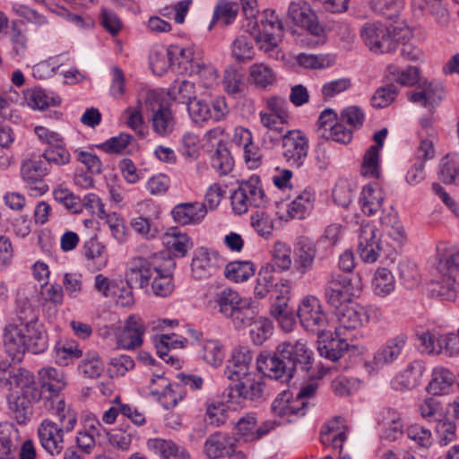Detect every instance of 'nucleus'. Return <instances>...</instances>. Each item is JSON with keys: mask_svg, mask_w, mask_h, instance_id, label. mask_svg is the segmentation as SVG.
Masks as SVG:
<instances>
[{"mask_svg": "<svg viewBox=\"0 0 459 459\" xmlns=\"http://www.w3.org/2000/svg\"><path fill=\"white\" fill-rule=\"evenodd\" d=\"M313 351L306 342H282L273 353L264 351L256 359L257 369L264 376L281 381L290 380L296 372L307 373L314 362Z\"/></svg>", "mask_w": 459, "mask_h": 459, "instance_id": "nucleus-1", "label": "nucleus"}, {"mask_svg": "<svg viewBox=\"0 0 459 459\" xmlns=\"http://www.w3.org/2000/svg\"><path fill=\"white\" fill-rule=\"evenodd\" d=\"M175 265L173 260L164 261L163 256L158 254L134 258L126 273L127 284L143 289L158 297H168L174 290L172 272Z\"/></svg>", "mask_w": 459, "mask_h": 459, "instance_id": "nucleus-2", "label": "nucleus"}, {"mask_svg": "<svg viewBox=\"0 0 459 459\" xmlns=\"http://www.w3.org/2000/svg\"><path fill=\"white\" fill-rule=\"evenodd\" d=\"M15 327L4 333V349L13 360H21L26 351L39 354L48 349V333L39 320L19 329Z\"/></svg>", "mask_w": 459, "mask_h": 459, "instance_id": "nucleus-3", "label": "nucleus"}, {"mask_svg": "<svg viewBox=\"0 0 459 459\" xmlns=\"http://www.w3.org/2000/svg\"><path fill=\"white\" fill-rule=\"evenodd\" d=\"M437 257L441 278L431 291L442 299L454 300L459 295V250L440 242L437 246Z\"/></svg>", "mask_w": 459, "mask_h": 459, "instance_id": "nucleus-4", "label": "nucleus"}, {"mask_svg": "<svg viewBox=\"0 0 459 459\" xmlns=\"http://www.w3.org/2000/svg\"><path fill=\"white\" fill-rule=\"evenodd\" d=\"M38 379L44 392L43 408L46 411H56L62 420L67 418L72 425L74 422V410L65 404L60 394L66 385L64 372L53 367H44L38 371Z\"/></svg>", "mask_w": 459, "mask_h": 459, "instance_id": "nucleus-5", "label": "nucleus"}, {"mask_svg": "<svg viewBox=\"0 0 459 459\" xmlns=\"http://www.w3.org/2000/svg\"><path fill=\"white\" fill-rule=\"evenodd\" d=\"M410 34L407 29L390 28L381 22H368L360 30L364 44L377 54L394 52L399 45V40H405Z\"/></svg>", "mask_w": 459, "mask_h": 459, "instance_id": "nucleus-6", "label": "nucleus"}, {"mask_svg": "<svg viewBox=\"0 0 459 459\" xmlns=\"http://www.w3.org/2000/svg\"><path fill=\"white\" fill-rule=\"evenodd\" d=\"M238 188L230 195L232 210L236 214H244L248 208H264L269 204L260 177L252 175L247 179L238 181Z\"/></svg>", "mask_w": 459, "mask_h": 459, "instance_id": "nucleus-7", "label": "nucleus"}, {"mask_svg": "<svg viewBox=\"0 0 459 459\" xmlns=\"http://www.w3.org/2000/svg\"><path fill=\"white\" fill-rule=\"evenodd\" d=\"M362 290L359 274L332 273L325 288L326 302L334 309L348 304Z\"/></svg>", "mask_w": 459, "mask_h": 459, "instance_id": "nucleus-8", "label": "nucleus"}, {"mask_svg": "<svg viewBox=\"0 0 459 459\" xmlns=\"http://www.w3.org/2000/svg\"><path fill=\"white\" fill-rule=\"evenodd\" d=\"M48 411L57 418L60 425L50 420H44L38 429L39 438L42 447L48 453L51 455H58L64 449V432H69L74 429L77 413L74 411V422L71 426L67 418L62 420L56 411Z\"/></svg>", "mask_w": 459, "mask_h": 459, "instance_id": "nucleus-9", "label": "nucleus"}, {"mask_svg": "<svg viewBox=\"0 0 459 459\" xmlns=\"http://www.w3.org/2000/svg\"><path fill=\"white\" fill-rule=\"evenodd\" d=\"M318 385L316 383H308L302 386L296 398L290 402L289 393L283 392L279 394L272 403L271 409L275 415L280 417L290 414L303 416L308 405L307 401L316 395Z\"/></svg>", "mask_w": 459, "mask_h": 459, "instance_id": "nucleus-10", "label": "nucleus"}, {"mask_svg": "<svg viewBox=\"0 0 459 459\" xmlns=\"http://www.w3.org/2000/svg\"><path fill=\"white\" fill-rule=\"evenodd\" d=\"M297 316L301 325L319 338L324 335L328 321L320 300L315 296L305 297L298 308Z\"/></svg>", "mask_w": 459, "mask_h": 459, "instance_id": "nucleus-11", "label": "nucleus"}, {"mask_svg": "<svg viewBox=\"0 0 459 459\" xmlns=\"http://www.w3.org/2000/svg\"><path fill=\"white\" fill-rule=\"evenodd\" d=\"M187 111L194 123L201 124L208 120L221 121L229 113V108L225 97L219 95L210 101L193 100L188 103Z\"/></svg>", "mask_w": 459, "mask_h": 459, "instance_id": "nucleus-12", "label": "nucleus"}, {"mask_svg": "<svg viewBox=\"0 0 459 459\" xmlns=\"http://www.w3.org/2000/svg\"><path fill=\"white\" fill-rule=\"evenodd\" d=\"M287 18L295 26L313 36L323 37L325 33V27L318 22L316 12L306 1L291 2L288 8Z\"/></svg>", "mask_w": 459, "mask_h": 459, "instance_id": "nucleus-13", "label": "nucleus"}, {"mask_svg": "<svg viewBox=\"0 0 459 459\" xmlns=\"http://www.w3.org/2000/svg\"><path fill=\"white\" fill-rule=\"evenodd\" d=\"M279 424L277 420H268L258 425L255 414L246 413L235 423L234 430L239 440L253 443L264 438Z\"/></svg>", "mask_w": 459, "mask_h": 459, "instance_id": "nucleus-14", "label": "nucleus"}, {"mask_svg": "<svg viewBox=\"0 0 459 459\" xmlns=\"http://www.w3.org/2000/svg\"><path fill=\"white\" fill-rule=\"evenodd\" d=\"M445 88L436 81L423 80L414 90L407 91V99L434 113L445 97Z\"/></svg>", "mask_w": 459, "mask_h": 459, "instance_id": "nucleus-15", "label": "nucleus"}, {"mask_svg": "<svg viewBox=\"0 0 459 459\" xmlns=\"http://www.w3.org/2000/svg\"><path fill=\"white\" fill-rule=\"evenodd\" d=\"M282 155L286 162L294 168H300L308 152V140L299 130H290L282 135Z\"/></svg>", "mask_w": 459, "mask_h": 459, "instance_id": "nucleus-16", "label": "nucleus"}, {"mask_svg": "<svg viewBox=\"0 0 459 459\" xmlns=\"http://www.w3.org/2000/svg\"><path fill=\"white\" fill-rule=\"evenodd\" d=\"M240 295L230 288H215L204 295V305L229 318L242 301Z\"/></svg>", "mask_w": 459, "mask_h": 459, "instance_id": "nucleus-17", "label": "nucleus"}, {"mask_svg": "<svg viewBox=\"0 0 459 459\" xmlns=\"http://www.w3.org/2000/svg\"><path fill=\"white\" fill-rule=\"evenodd\" d=\"M334 313L339 335H345L347 331L358 329L369 320L368 309L357 304L343 305L335 308Z\"/></svg>", "mask_w": 459, "mask_h": 459, "instance_id": "nucleus-18", "label": "nucleus"}, {"mask_svg": "<svg viewBox=\"0 0 459 459\" xmlns=\"http://www.w3.org/2000/svg\"><path fill=\"white\" fill-rule=\"evenodd\" d=\"M265 384L262 377L255 372L237 381L230 388L229 402L238 397L244 401L258 402L264 398Z\"/></svg>", "mask_w": 459, "mask_h": 459, "instance_id": "nucleus-19", "label": "nucleus"}, {"mask_svg": "<svg viewBox=\"0 0 459 459\" xmlns=\"http://www.w3.org/2000/svg\"><path fill=\"white\" fill-rule=\"evenodd\" d=\"M144 333L143 319L137 315H131L117 335V345L124 350H135L143 344Z\"/></svg>", "mask_w": 459, "mask_h": 459, "instance_id": "nucleus-20", "label": "nucleus"}, {"mask_svg": "<svg viewBox=\"0 0 459 459\" xmlns=\"http://www.w3.org/2000/svg\"><path fill=\"white\" fill-rule=\"evenodd\" d=\"M358 250L361 259L366 263L377 260L382 250L378 230L371 224L361 226L359 234Z\"/></svg>", "mask_w": 459, "mask_h": 459, "instance_id": "nucleus-21", "label": "nucleus"}, {"mask_svg": "<svg viewBox=\"0 0 459 459\" xmlns=\"http://www.w3.org/2000/svg\"><path fill=\"white\" fill-rule=\"evenodd\" d=\"M408 342V335L400 333L388 340L375 352L373 362L377 367L394 363L403 353Z\"/></svg>", "mask_w": 459, "mask_h": 459, "instance_id": "nucleus-22", "label": "nucleus"}, {"mask_svg": "<svg viewBox=\"0 0 459 459\" xmlns=\"http://www.w3.org/2000/svg\"><path fill=\"white\" fill-rule=\"evenodd\" d=\"M253 356L250 351L246 347H239L231 354L228 359L224 375L231 381H238L245 377L254 373L251 371V362Z\"/></svg>", "mask_w": 459, "mask_h": 459, "instance_id": "nucleus-23", "label": "nucleus"}, {"mask_svg": "<svg viewBox=\"0 0 459 459\" xmlns=\"http://www.w3.org/2000/svg\"><path fill=\"white\" fill-rule=\"evenodd\" d=\"M317 249L315 242L308 238L299 237L294 245V269L305 274L313 269Z\"/></svg>", "mask_w": 459, "mask_h": 459, "instance_id": "nucleus-24", "label": "nucleus"}, {"mask_svg": "<svg viewBox=\"0 0 459 459\" xmlns=\"http://www.w3.org/2000/svg\"><path fill=\"white\" fill-rule=\"evenodd\" d=\"M207 214V206L202 202L180 203L171 211L173 220L182 226L198 225Z\"/></svg>", "mask_w": 459, "mask_h": 459, "instance_id": "nucleus-25", "label": "nucleus"}, {"mask_svg": "<svg viewBox=\"0 0 459 459\" xmlns=\"http://www.w3.org/2000/svg\"><path fill=\"white\" fill-rule=\"evenodd\" d=\"M237 440L228 433L216 432L206 439L204 451L212 459L229 456L235 452Z\"/></svg>", "mask_w": 459, "mask_h": 459, "instance_id": "nucleus-26", "label": "nucleus"}, {"mask_svg": "<svg viewBox=\"0 0 459 459\" xmlns=\"http://www.w3.org/2000/svg\"><path fill=\"white\" fill-rule=\"evenodd\" d=\"M39 320V310L28 299H20L16 301L13 316L4 326V333L12 332V326L22 328Z\"/></svg>", "mask_w": 459, "mask_h": 459, "instance_id": "nucleus-27", "label": "nucleus"}, {"mask_svg": "<svg viewBox=\"0 0 459 459\" xmlns=\"http://www.w3.org/2000/svg\"><path fill=\"white\" fill-rule=\"evenodd\" d=\"M424 371L425 366L423 361H411L403 371L392 380L393 389L406 391L415 388L420 385Z\"/></svg>", "mask_w": 459, "mask_h": 459, "instance_id": "nucleus-28", "label": "nucleus"}, {"mask_svg": "<svg viewBox=\"0 0 459 459\" xmlns=\"http://www.w3.org/2000/svg\"><path fill=\"white\" fill-rule=\"evenodd\" d=\"M217 259V253L211 252L204 247L197 248L194 253L191 263L194 277L196 279H205L214 273L218 267L215 263Z\"/></svg>", "mask_w": 459, "mask_h": 459, "instance_id": "nucleus-29", "label": "nucleus"}, {"mask_svg": "<svg viewBox=\"0 0 459 459\" xmlns=\"http://www.w3.org/2000/svg\"><path fill=\"white\" fill-rule=\"evenodd\" d=\"M385 194L377 185L368 184L359 196L361 212L367 216L376 215L384 206Z\"/></svg>", "mask_w": 459, "mask_h": 459, "instance_id": "nucleus-30", "label": "nucleus"}, {"mask_svg": "<svg viewBox=\"0 0 459 459\" xmlns=\"http://www.w3.org/2000/svg\"><path fill=\"white\" fill-rule=\"evenodd\" d=\"M347 439V427L342 417H335L328 421L321 431V442L331 443L334 449L342 450L343 442Z\"/></svg>", "mask_w": 459, "mask_h": 459, "instance_id": "nucleus-31", "label": "nucleus"}, {"mask_svg": "<svg viewBox=\"0 0 459 459\" xmlns=\"http://www.w3.org/2000/svg\"><path fill=\"white\" fill-rule=\"evenodd\" d=\"M383 430L381 438L393 442L402 437L403 433V423L400 413L392 408H387L383 412Z\"/></svg>", "mask_w": 459, "mask_h": 459, "instance_id": "nucleus-32", "label": "nucleus"}, {"mask_svg": "<svg viewBox=\"0 0 459 459\" xmlns=\"http://www.w3.org/2000/svg\"><path fill=\"white\" fill-rule=\"evenodd\" d=\"M259 316V311L255 302L243 299L229 318L231 319L234 327L240 330L253 325Z\"/></svg>", "mask_w": 459, "mask_h": 459, "instance_id": "nucleus-33", "label": "nucleus"}, {"mask_svg": "<svg viewBox=\"0 0 459 459\" xmlns=\"http://www.w3.org/2000/svg\"><path fill=\"white\" fill-rule=\"evenodd\" d=\"M454 382L455 375L449 369L437 367L432 371V378L427 391L433 395H441L448 392Z\"/></svg>", "mask_w": 459, "mask_h": 459, "instance_id": "nucleus-34", "label": "nucleus"}, {"mask_svg": "<svg viewBox=\"0 0 459 459\" xmlns=\"http://www.w3.org/2000/svg\"><path fill=\"white\" fill-rule=\"evenodd\" d=\"M175 124L174 116L169 108L160 106L158 109L153 110L152 126L159 136L167 137L171 134Z\"/></svg>", "mask_w": 459, "mask_h": 459, "instance_id": "nucleus-35", "label": "nucleus"}, {"mask_svg": "<svg viewBox=\"0 0 459 459\" xmlns=\"http://www.w3.org/2000/svg\"><path fill=\"white\" fill-rule=\"evenodd\" d=\"M434 435L437 444L440 446H447L459 437L455 422L448 418L435 421Z\"/></svg>", "mask_w": 459, "mask_h": 459, "instance_id": "nucleus-36", "label": "nucleus"}, {"mask_svg": "<svg viewBox=\"0 0 459 459\" xmlns=\"http://www.w3.org/2000/svg\"><path fill=\"white\" fill-rule=\"evenodd\" d=\"M146 446L148 450L159 456L160 459H171L179 455L182 451H186L173 440L160 437L149 438Z\"/></svg>", "mask_w": 459, "mask_h": 459, "instance_id": "nucleus-37", "label": "nucleus"}, {"mask_svg": "<svg viewBox=\"0 0 459 459\" xmlns=\"http://www.w3.org/2000/svg\"><path fill=\"white\" fill-rule=\"evenodd\" d=\"M315 193L310 189H304L289 204L287 212L290 218L303 219L313 208Z\"/></svg>", "mask_w": 459, "mask_h": 459, "instance_id": "nucleus-38", "label": "nucleus"}, {"mask_svg": "<svg viewBox=\"0 0 459 459\" xmlns=\"http://www.w3.org/2000/svg\"><path fill=\"white\" fill-rule=\"evenodd\" d=\"M238 13V4L237 3L220 0L214 7L208 30H211L217 22H221L222 26H229L236 20Z\"/></svg>", "mask_w": 459, "mask_h": 459, "instance_id": "nucleus-39", "label": "nucleus"}, {"mask_svg": "<svg viewBox=\"0 0 459 459\" xmlns=\"http://www.w3.org/2000/svg\"><path fill=\"white\" fill-rule=\"evenodd\" d=\"M211 167L220 177L228 175L233 169L234 160L225 143H218L211 156Z\"/></svg>", "mask_w": 459, "mask_h": 459, "instance_id": "nucleus-40", "label": "nucleus"}, {"mask_svg": "<svg viewBox=\"0 0 459 459\" xmlns=\"http://www.w3.org/2000/svg\"><path fill=\"white\" fill-rule=\"evenodd\" d=\"M439 179L446 185L459 186V154H447L440 160Z\"/></svg>", "mask_w": 459, "mask_h": 459, "instance_id": "nucleus-41", "label": "nucleus"}, {"mask_svg": "<svg viewBox=\"0 0 459 459\" xmlns=\"http://www.w3.org/2000/svg\"><path fill=\"white\" fill-rule=\"evenodd\" d=\"M379 217L380 223L383 227L388 229V235L394 240L401 241L403 238L404 230L399 221L397 212L392 205L383 207Z\"/></svg>", "mask_w": 459, "mask_h": 459, "instance_id": "nucleus-42", "label": "nucleus"}, {"mask_svg": "<svg viewBox=\"0 0 459 459\" xmlns=\"http://www.w3.org/2000/svg\"><path fill=\"white\" fill-rule=\"evenodd\" d=\"M406 437L420 451L429 450L434 442L431 430L419 423H414L405 429Z\"/></svg>", "mask_w": 459, "mask_h": 459, "instance_id": "nucleus-43", "label": "nucleus"}, {"mask_svg": "<svg viewBox=\"0 0 459 459\" xmlns=\"http://www.w3.org/2000/svg\"><path fill=\"white\" fill-rule=\"evenodd\" d=\"M255 266L251 261H234L229 263L224 269L226 278L236 282H244L254 276Z\"/></svg>", "mask_w": 459, "mask_h": 459, "instance_id": "nucleus-44", "label": "nucleus"}, {"mask_svg": "<svg viewBox=\"0 0 459 459\" xmlns=\"http://www.w3.org/2000/svg\"><path fill=\"white\" fill-rule=\"evenodd\" d=\"M395 281L390 270L378 268L372 279V290L379 297H386L394 290Z\"/></svg>", "mask_w": 459, "mask_h": 459, "instance_id": "nucleus-45", "label": "nucleus"}, {"mask_svg": "<svg viewBox=\"0 0 459 459\" xmlns=\"http://www.w3.org/2000/svg\"><path fill=\"white\" fill-rule=\"evenodd\" d=\"M317 351L321 357L332 361H337L348 351L349 344L344 339L332 338L318 342Z\"/></svg>", "mask_w": 459, "mask_h": 459, "instance_id": "nucleus-46", "label": "nucleus"}, {"mask_svg": "<svg viewBox=\"0 0 459 459\" xmlns=\"http://www.w3.org/2000/svg\"><path fill=\"white\" fill-rule=\"evenodd\" d=\"M54 359L60 366H68L82 356V351L74 342H58L54 351Z\"/></svg>", "mask_w": 459, "mask_h": 459, "instance_id": "nucleus-47", "label": "nucleus"}, {"mask_svg": "<svg viewBox=\"0 0 459 459\" xmlns=\"http://www.w3.org/2000/svg\"><path fill=\"white\" fill-rule=\"evenodd\" d=\"M166 246L174 256L184 257L193 247V242L187 234L174 230L166 236Z\"/></svg>", "mask_w": 459, "mask_h": 459, "instance_id": "nucleus-48", "label": "nucleus"}, {"mask_svg": "<svg viewBox=\"0 0 459 459\" xmlns=\"http://www.w3.org/2000/svg\"><path fill=\"white\" fill-rule=\"evenodd\" d=\"M387 70L394 76L395 82L403 86H417L421 82L420 71L417 66L408 65L402 69L397 65H391Z\"/></svg>", "mask_w": 459, "mask_h": 459, "instance_id": "nucleus-49", "label": "nucleus"}, {"mask_svg": "<svg viewBox=\"0 0 459 459\" xmlns=\"http://www.w3.org/2000/svg\"><path fill=\"white\" fill-rule=\"evenodd\" d=\"M25 100L30 108L34 109L43 110L48 108L49 106H58L60 104V99L58 97H50L47 91L41 88H34L28 91L25 95Z\"/></svg>", "mask_w": 459, "mask_h": 459, "instance_id": "nucleus-50", "label": "nucleus"}, {"mask_svg": "<svg viewBox=\"0 0 459 459\" xmlns=\"http://www.w3.org/2000/svg\"><path fill=\"white\" fill-rule=\"evenodd\" d=\"M105 247L96 238H90L83 245V253L94 264L95 270H101L107 265L108 258L104 255Z\"/></svg>", "mask_w": 459, "mask_h": 459, "instance_id": "nucleus-51", "label": "nucleus"}, {"mask_svg": "<svg viewBox=\"0 0 459 459\" xmlns=\"http://www.w3.org/2000/svg\"><path fill=\"white\" fill-rule=\"evenodd\" d=\"M48 173L46 164L40 160H25L21 168V175L28 183H37Z\"/></svg>", "mask_w": 459, "mask_h": 459, "instance_id": "nucleus-52", "label": "nucleus"}, {"mask_svg": "<svg viewBox=\"0 0 459 459\" xmlns=\"http://www.w3.org/2000/svg\"><path fill=\"white\" fill-rule=\"evenodd\" d=\"M81 375L88 378L100 377L104 370V365L95 351L88 352L78 365Z\"/></svg>", "mask_w": 459, "mask_h": 459, "instance_id": "nucleus-53", "label": "nucleus"}, {"mask_svg": "<svg viewBox=\"0 0 459 459\" xmlns=\"http://www.w3.org/2000/svg\"><path fill=\"white\" fill-rule=\"evenodd\" d=\"M273 270L274 265L267 264L259 271L254 289V294L256 298L264 299L274 286Z\"/></svg>", "mask_w": 459, "mask_h": 459, "instance_id": "nucleus-54", "label": "nucleus"}, {"mask_svg": "<svg viewBox=\"0 0 459 459\" xmlns=\"http://www.w3.org/2000/svg\"><path fill=\"white\" fill-rule=\"evenodd\" d=\"M10 411L18 423H24L30 414L31 403L21 394H11L8 396Z\"/></svg>", "mask_w": 459, "mask_h": 459, "instance_id": "nucleus-55", "label": "nucleus"}, {"mask_svg": "<svg viewBox=\"0 0 459 459\" xmlns=\"http://www.w3.org/2000/svg\"><path fill=\"white\" fill-rule=\"evenodd\" d=\"M157 378L162 382L163 390L161 392H159L158 390H151V394L152 396H158V399L165 409L169 410L175 407L178 404V399L174 388H178L179 385L178 384L173 385L160 375H157Z\"/></svg>", "mask_w": 459, "mask_h": 459, "instance_id": "nucleus-56", "label": "nucleus"}, {"mask_svg": "<svg viewBox=\"0 0 459 459\" xmlns=\"http://www.w3.org/2000/svg\"><path fill=\"white\" fill-rule=\"evenodd\" d=\"M231 52L234 58L239 62L250 61L255 55L252 40L245 35L237 37L231 44Z\"/></svg>", "mask_w": 459, "mask_h": 459, "instance_id": "nucleus-57", "label": "nucleus"}, {"mask_svg": "<svg viewBox=\"0 0 459 459\" xmlns=\"http://www.w3.org/2000/svg\"><path fill=\"white\" fill-rule=\"evenodd\" d=\"M404 6V0H373V11L384 17L393 20L396 18Z\"/></svg>", "mask_w": 459, "mask_h": 459, "instance_id": "nucleus-58", "label": "nucleus"}, {"mask_svg": "<svg viewBox=\"0 0 459 459\" xmlns=\"http://www.w3.org/2000/svg\"><path fill=\"white\" fill-rule=\"evenodd\" d=\"M53 197L55 201L73 213H79L82 211V204L80 197L74 195L67 188L57 187L54 189Z\"/></svg>", "mask_w": 459, "mask_h": 459, "instance_id": "nucleus-59", "label": "nucleus"}, {"mask_svg": "<svg viewBox=\"0 0 459 459\" xmlns=\"http://www.w3.org/2000/svg\"><path fill=\"white\" fill-rule=\"evenodd\" d=\"M249 75L253 82L262 88L273 84L275 80V74L272 68L262 63L252 65L249 68Z\"/></svg>", "mask_w": 459, "mask_h": 459, "instance_id": "nucleus-60", "label": "nucleus"}, {"mask_svg": "<svg viewBox=\"0 0 459 459\" xmlns=\"http://www.w3.org/2000/svg\"><path fill=\"white\" fill-rule=\"evenodd\" d=\"M398 89L394 83L379 87L371 98V105L377 108L388 107L396 98Z\"/></svg>", "mask_w": 459, "mask_h": 459, "instance_id": "nucleus-61", "label": "nucleus"}, {"mask_svg": "<svg viewBox=\"0 0 459 459\" xmlns=\"http://www.w3.org/2000/svg\"><path fill=\"white\" fill-rule=\"evenodd\" d=\"M418 270L416 264L409 259H403L398 264V277L403 285L411 289L418 282Z\"/></svg>", "mask_w": 459, "mask_h": 459, "instance_id": "nucleus-62", "label": "nucleus"}, {"mask_svg": "<svg viewBox=\"0 0 459 459\" xmlns=\"http://www.w3.org/2000/svg\"><path fill=\"white\" fill-rule=\"evenodd\" d=\"M195 93V84L187 80L176 81L169 91L175 100L186 103V107L190 101L196 99Z\"/></svg>", "mask_w": 459, "mask_h": 459, "instance_id": "nucleus-63", "label": "nucleus"}, {"mask_svg": "<svg viewBox=\"0 0 459 459\" xmlns=\"http://www.w3.org/2000/svg\"><path fill=\"white\" fill-rule=\"evenodd\" d=\"M100 24L112 36L117 35L123 23L119 16L112 10L101 7L99 14Z\"/></svg>", "mask_w": 459, "mask_h": 459, "instance_id": "nucleus-64", "label": "nucleus"}]
</instances>
